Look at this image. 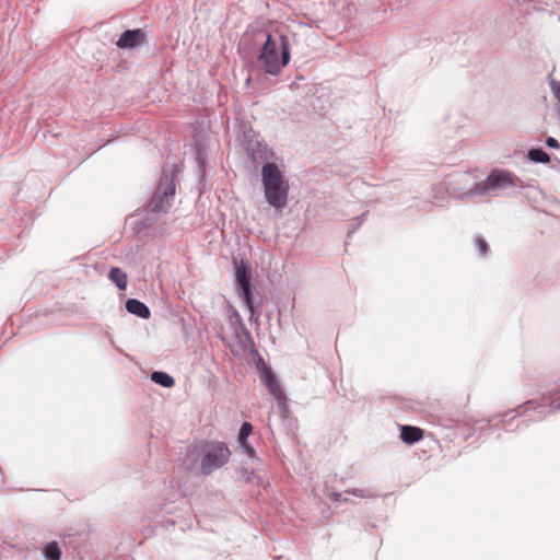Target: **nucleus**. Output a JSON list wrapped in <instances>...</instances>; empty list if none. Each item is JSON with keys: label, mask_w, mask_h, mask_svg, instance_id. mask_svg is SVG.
Listing matches in <instances>:
<instances>
[{"label": "nucleus", "mask_w": 560, "mask_h": 560, "mask_svg": "<svg viewBox=\"0 0 560 560\" xmlns=\"http://www.w3.org/2000/svg\"><path fill=\"white\" fill-rule=\"evenodd\" d=\"M262 180L269 203L278 209L283 208L287 202L288 186L276 164L267 163L264 165Z\"/></svg>", "instance_id": "1"}, {"label": "nucleus", "mask_w": 560, "mask_h": 560, "mask_svg": "<svg viewBox=\"0 0 560 560\" xmlns=\"http://www.w3.org/2000/svg\"><path fill=\"white\" fill-rule=\"evenodd\" d=\"M290 59L289 40L287 36H281V60L278 57V46L271 35H267V39L261 48L259 61L264 65L266 71L270 74H278L281 69L288 65Z\"/></svg>", "instance_id": "2"}, {"label": "nucleus", "mask_w": 560, "mask_h": 560, "mask_svg": "<svg viewBox=\"0 0 560 560\" xmlns=\"http://www.w3.org/2000/svg\"><path fill=\"white\" fill-rule=\"evenodd\" d=\"M230 458L231 451L223 442L210 441L200 447V468L205 475L223 467Z\"/></svg>", "instance_id": "3"}, {"label": "nucleus", "mask_w": 560, "mask_h": 560, "mask_svg": "<svg viewBox=\"0 0 560 560\" xmlns=\"http://www.w3.org/2000/svg\"><path fill=\"white\" fill-rule=\"evenodd\" d=\"M518 178L511 172L504 170H494L489 176L478 186L480 194H498L508 188L516 187Z\"/></svg>", "instance_id": "4"}, {"label": "nucleus", "mask_w": 560, "mask_h": 560, "mask_svg": "<svg viewBox=\"0 0 560 560\" xmlns=\"http://www.w3.org/2000/svg\"><path fill=\"white\" fill-rule=\"evenodd\" d=\"M175 179L173 175H163L160 184L150 200V210H165L173 206L175 198Z\"/></svg>", "instance_id": "5"}, {"label": "nucleus", "mask_w": 560, "mask_h": 560, "mask_svg": "<svg viewBox=\"0 0 560 560\" xmlns=\"http://www.w3.org/2000/svg\"><path fill=\"white\" fill-rule=\"evenodd\" d=\"M235 265V283L238 296L245 302L252 316L255 314V307L252 299L250 270L246 264L241 260H234Z\"/></svg>", "instance_id": "6"}, {"label": "nucleus", "mask_w": 560, "mask_h": 560, "mask_svg": "<svg viewBox=\"0 0 560 560\" xmlns=\"http://www.w3.org/2000/svg\"><path fill=\"white\" fill-rule=\"evenodd\" d=\"M145 38V34L142 30H128L121 34L116 45L120 49L135 48L140 46Z\"/></svg>", "instance_id": "7"}, {"label": "nucleus", "mask_w": 560, "mask_h": 560, "mask_svg": "<svg viewBox=\"0 0 560 560\" xmlns=\"http://www.w3.org/2000/svg\"><path fill=\"white\" fill-rule=\"evenodd\" d=\"M400 438L405 443L412 444L422 440L423 430L418 427L402 425Z\"/></svg>", "instance_id": "8"}, {"label": "nucleus", "mask_w": 560, "mask_h": 560, "mask_svg": "<svg viewBox=\"0 0 560 560\" xmlns=\"http://www.w3.org/2000/svg\"><path fill=\"white\" fill-rule=\"evenodd\" d=\"M126 310L129 313L137 315L143 319H148L151 314L149 307L144 303L136 299H129L126 302Z\"/></svg>", "instance_id": "9"}, {"label": "nucleus", "mask_w": 560, "mask_h": 560, "mask_svg": "<svg viewBox=\"0 0 560 560\" xmlns=\"http://www.w3.org/2000/svg\"><path fill=\"white\" fill-rule=\"evenodd\" d=\"M264 382L266 386L268 387L270 394L276 397L277 399H280L283 397V392L273 375V373L270 370H266L264 373Z\"/></svg>", "instance_id": "10"}, {"label": "nucleus", "mask_w": 560, "mask_h": 560, "mask_svg": "<svg viewBox=\"0 0 560 560\" xmlns=\"http://www.w3.org/2000/svg\"><path fill=\"white\" fill-rule=\"evenodd\" d=\"M109 279L118 287L120 290H126L127 288V275L120 268L114 267L110 269Z\"/></svg>", "instance_id": "11"}, {"label": "nucleus", "mask_w": 560, "mask_h": 560, "mask_svg": "<svg viewBox=\"0 0 560 560\" xmlns=\"http://www.w3.org/2000/svg\"><path fill=\"white\" fill-rule=\"evenodd\" d=\"M151 380L163 387H172L174 385V378L164 372H153Z\"/></svg>", "instance_id": "12"}, {"label": "nucleus", "mask_w": 560, "mask_h": 560, "mask_svg": "<svg viewBox=\"0 0 560 560\" xmlns=\"http://www.w3.org/2000/svg\"><path fill=\"white\" fill-rule=\"evenodd\" d=\"M44 555L47 560H60L61 551L58 544L52 541L46 545Z\"/></svg>", "instance_id": "13"}, {"label": "nucleus", "mask_w": 560, "mask_h": 560, "mask_svg": "<svg viewBox=\"0 0 560 560\" xmlns=\"http://www.w3.org/2000/svg\"><path fill=\"white\" fill-rule=\"evenodd\" d=\"M528 158L533 162L547 164L550 162V156L541 149H532L528 152Z\"/></svg>", "instance_id": "14"}, {"label": "nucleus", "mask_w": 560, "mask_h": 560, "mask_svg": "<svg viewBox=\"0 0 560 560\" xmlns=\"http://www.w3.org/2000/svg\"><path fill=\"white\" fill-rule=\"evenodd\" d=\"M253 432V425L249 422H244L240 429L238 443L246 446V440Z\"/></svg>", "instance_id": "15"}, {"label": "nucleus", "mask_w": 560, "mask_h": 560, "mask_svg": "<svg viewBox=\"0 0 560 560\" xmlns=\"http://www.w3.org/2000/svg\"><path fill=\"white\" fill-rule=\"evenodd\" d=\"M476 246L481 256H485L488 253V244L483 238H476Z\"/></svg>", "instance_id": "16"}, {"label": "nucleus", "mask_w": 560, "mask_h": 560, "mask_svg": "<svg viewBox=\"0 0 560 560\" xmlns=\"http://www.w3.org/2000/svg\"><path fill=\"white\" fill-rule=\"evenodd\" d=\"M349 493H352L355 497L360 498H371L372 494L369 491L362 490V489H353L351 491H348Z\"/></svg>", "instance_id": "17"}, {"label": "nucleus", "mask_w": 560, "mask_h": 560, "mask_svg": "<svg viewBox=\"0 0 560 560\" xmlns=\"http://www.w3.org/2000/svg\"><path fill=\"white\" fill-rule=\"evenodd\" d=\"M551 86L556 98L560 103V82H553Z\"/></svg>", "instance_id": "18"}, {"label": "nucleus", "mask_w": 560, "mask_h": 560, "mask_svg": "<svg viewBox=\"0 0 560 560\" xmlns=\"http://www.w3.org/2000/svg\"><path fill=\"white\" fill-rule=\"evenodd\" d=\"M546 144H547L549 148H555V149H558V148H559V142H558V140H556V139H555V138H552V137L547 138V140H546Z\"/></svg>", "instance_id": "19"}, {"label": "nucleus", "mask_w": 560, "mask_h": 560, "mask_svg": "<svg viewBox=\"0 0 560 560\" xmlns=\"http://www.w3.org/2000/svg\"><path fill=\"white\" fill-rule=\"evenodd\" d=\"M548 405L555 410H560V396L552 399Z\"/></svg>", "instance_id": "20"}]
</instances>
